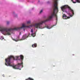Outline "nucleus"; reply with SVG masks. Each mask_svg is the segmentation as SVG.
Wrapping results in <instances>:
<instances>
[{
	"label": "nucleus",
	"mask_w": 80,
	"mask_h": 80,
	"mask_svg": "<svg viewBox=\"0 0 80 80\" xmlns=\"http://www.w3.org/2000/svg\"><path fill=\"white\" fill-rule=\"evenodd\" d=\"M61 8L62 12H66L67 13V15L65 14H63L62 16L63 19L70 18V17H73L74 15L73 10L71 9L70 7L67 5H65L61 7Z\"/></svg>",
	"instance_id": "nucleus-2"
},
{
	"label": "nucleus",
	"mask_w": 80,
	"mask_h": 80,
	"mask_svg": "<svg viewBox=\"0 0 80 80\" xmlns=\"http://www.w3.org/2000/svg\"><path fill=\"white\" fill-rule=\"evenodd\" d=\"M27 23H30V21H28L27 22Z\"/></svg>",
	"instance_id": "nucleus-11"
},
{
	"label": "nucleus",
	"mask_w": 80,
	"mask_h": 80,
	"mask_svg": "<svg viewBox=\"0 0 80 80\" xmlns=\"http://www.w3.org/2000/svg\"><path fill=\"white\" fill-rule=\"evenodd\" d=\"M23 58V56L22 55H21L18 56L13 57V56H9L8 57L5 59V65L6 66H10L12 67L14 69H19L21 70V68L23 67V62L18 63L17 65L12 64V60H20Z\"/></svg>",
	"instance_id": "nucleus-1"
},
{
	"label": "nucleus",
	"mask_w": 80,
	"mask_h": 80,
	"mask_svg": "<svg viewBox=\"0 0 80 80\" xmlns=\"http://www.w3.org/2000/svg\"><path fill=\"white\" fill-rule=\"evenodd\" d=\"M24 31H25V29H24Z\"/></svg>",
	"instance_id": "nucleus-14"
},
{
	"label": "nucleus",
	"mask_w": 80,
	"mask_h": 80,
	"mask_svg": "<svg viewBox=\"0 0 80 80\" xmlns=\"http://www.w3.org/2000/svg\"><path fill=\"white\" fill-rule=\"evenodd\" d=\"M10 23V22H9V21H8L7 22V24L8 25V24H9V23Z\"/></svg>",
	"instance_id": "nucleus-12"
},
{
	"label": "nucleus",
	"mask_w": 80,
	"mask_h": 80,
	"mask_svg": "<svg viewBox=\"0 0 80 80\" xmlns=\"http://www.w3.org/2000/svg\"><path fill=\"white\" fill-rule=\"evenodd\" d=\"M42 12H43V10H42L40 12V13H42Z\"/></svg>",
	"instance_id": "nucleus-13"
},
{
	"label": "nucleus",
	"mask_w": 80,
	"mask_h": 80,
	"mask_svg": "<svg viewBox=\"0 0 80 80\" xmlns=\"http://www.w3.org/2000/svg\"><path fill=\"white\" fill-rule=\"evenodd\" d=\"M32 47H37V44H33L32 45Z\"/></svg>",
	"instance_id": "nucleus-8"
},
{
	"label": "nucleus",
	"mask_w": 80,
	"mask_h": 80,
	"mask_svg": "<svg viewBox=\"0 0 80 80\" xmlns=\"http://www.w3.org/2000/svg\"><path fill=\"white\" fill-rule=\"evenodd\" d=\"M31 32L32 33L31 35L33 37H34L35 36V32L33 33V29H32L31 30Z\"/></svg>",
	"instance_id": "nucleus-5"
},
{
	"label": "nucleus",
	"mask_w": 80,
	"mask_h": 80,
	"mask_svg": "<svg viewBox=\"0 0 80 80\" xmlns=\"http://www.w3.org/2000/svg\"><path fill=\"white\" fill-rule=\"evenodd\" d=\"M3 77H4V76H3Z\"/></svg>",
	"instance_id": "nucleus-16"
},
{
	"label": "nucleus",
	"mask_w": 80,
	"mask_h": 80,
	"mask_svg": "<svg viewBox=\"0 0 80 80\" xmlns=\"http://www.w3.org/2000/svg\"><path fill=\"white\" fill-rule=\"evenodd\" d=\"M20 38V36H18V37L16 39H13V40H14L15 41V42H18V41H19V39Z\"/></svg>",
	"instance_id": "nucleus-7"
},
{
	"label": "nucleus",
	"mask_w": 80,
	"mask_h": 80,
	"mask_svg": "<svg viewBox=\"0 0 80 80\" xmlns=\"http://www.w3.org/2000/svg\"><path fill=\"white\" fill-rule=\"evenodd\" d=\"M71 1H72L73 3H76L77 2L80 3V0H71Z\"/></svg>",
	"instance_id": "nucleus-4"
},
{
	"label": "nucleus",
	"mask_w": 80,
	"mask_h": 80,
	"mask_svg": "<svg viewBox=\"0 0 80 80\" xmlns=\"http://www.w3.org/2000/svg\"><path fill=\"white\" fill-rule=\"evenodd\" d=\"M57 25V23H55L54 25H53V26H50V25H48L47 24H45V27L47 28L48 29H51V28H52V27H53L56 26V25Z\"/></svg>",
	"instance_id": "nucleus-3"
},
{
	"label": "nucleus",
	"mask_w": 80,
	"mask_h": 80,
	"mask_svg": "<svg viewBox=\"0 0 80 80\" xmlns=\"http://www.w3.org/2000/svg\"><path fill=\"white\" fill-rule=\"evenodd\" d=\"M27 37H28V36L27 35L25 34L24 35L22 38V40H25V38H27Z\"/></svg>",
	"instance_id": "nucleus-6"
},
{
	"label": "nucleus",
	"mask_w": 80,
	"mask_h": 80,
	"mask_svg": "<svg viewBox=\"0 0 80 80\" xmlns=\"http://www.w3.org/2000/svg\"><path fill=\"white\" fill-rule=\"evenodd\" d=\"M0 39L2 40H3V39H4V38H3V36H1L0 37Z\"/></svg>",
	"instance_id": "nucleus-9"
},
{
	"label": "nucleus",
	"mask_w": 80,
	"mask_h": 80,
	"mask_svg": "<svg viewBox=\"0 0 80 80\" xmlns=\"http://www.w3.org/2000/svg\"><path fill=\"white\" fill-rule=\"evenodd\" d=\"M26 80H33V79H32V78H29L28 79H26Z\"/></svg>",
	"instance_id": "nucleus-10"
},
{
	"label": "nucleus",
	"mask_w": 80,
	"mask_h": 80,
	"mask_svg": "<svg viewBox=\"0 0 80 80\" xmlns=\"http://www.w3.org/2000/svg\"><path fill=\"white\" fill-rule=\"evenodd\" d=\"M29 35H30V33H29Z\"/></svg>",
	"instance_id": "nucleus-15"
}]
</instances>
